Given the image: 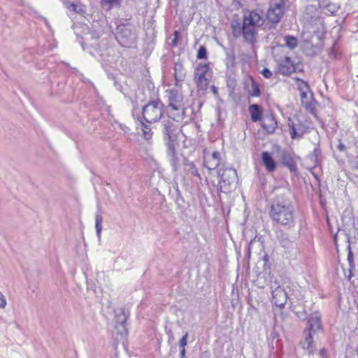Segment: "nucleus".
<instances>
[{
    "mask_svg": "<svg viewBox=\"0 0 358 358\" xmlns=\"http://www.w3.org/2000/svg\"><path fill=\"white\" fill-rule=\"evenodd\" d=\"M226 55H227V58H226L225 62H226L227 66L228 68L234 67L235 65V60H236L234 48L232 47L230 49L226 50Z\"/></svg>",
    "mask_w": 358,
    "mask_h": 358,
    "instance_id": "obj_28",
    "label": "nucleus"
},
{
    "mask_svg": "<svg viewBox=\"0 0 358 358\" xmlns=\"http://www.w3.org/2000/svg\"><path fill=\"white\" fill-rule=\"evenodd\" d=\"M115 329L121 338H125L128 335L127 321L129 317V312L124 308H119L114 310Z\"/></svg>",
    "mask_w": 358,
    "mask_h": 358,
    "instance_id": "obj_10",
    "label": "nucleus"
},
{
    "mask_svg": "<svg viewBox=\"0 0 358 358\" xmlns=\"http://www.w3.org/2000/svg\"><path fill=\"white\" fill-rule=\"evenodd\" d=\"M268 215L273 224L292 229L296 224L294 206L292 199V192L289 189L282 188L277 190L272 199Z\"/></svg>",
    "mask_w": 358,
    "mask_h": 358,
    "instance_id": "obj_1",
    "label": "nucleus"
},
{
    "mask_svg": "<svg viewBox=\"0 0 358 358\" xmlns=\"http://www.w3.org/2000/svg\"><path fill=\"white\" fill-rule=\"evenodd\" d=\"M121 1L122 0H101V3L103 7L110 9L114 6H120Z\"/></svg>",
    "mask_w": 358,
    "mask_h": 358,
    "instance_id": "obj_34",
    "label": "nucleus"
},
{
    "mask_svg": "<svg viewBox=\"0 0 358 358\" xmlns=\"http://www.w3.org/2000/svg\"><path fill=\"white\" fill-rule=\"evenodd\" d=\"M285 0H270L266 17L272 24L278 23L285 13Z\"/></svg>",
    "mask_w": 358,
    "mask_h": 358,
    "instance_id": "obj_9",
    "label": "nucleus"
},
{
    "mask_svg": "<svg viewBox=\"0 0 358 358\" xmlns=\"http://www.w3.org/2000/svg\"><path fill=\"white\" fill-rule=\"evenodd\" d=\"M211 90H212V92L214 94V95L215 96H218V90H217V87H216L215 86L213 85L211 86Z\"/></svg>",
    "mask_w": 358,
    "mask_h": 358,
    "instance_id": "obj_47",
    "label": "nucleus"
},
{
    "mask_svg": "<svg viewBox=\"0 0 358 358\" xmlns=\"http://www.w3.org/2000/svg\"><path fill=\"white\" fill-rule=\"evenodd\" d=\"M251 87L248 93L252 96H259L260 95V89L258 83L251 77Z\"/></svg>",
    "mask_w": 358,
    "mask_h": 358,
    "instance_id": "obj_30",
    "label": "nucleus"
},
{
    "mask_svg": "<svg viewBox=\"0 0 358 358\" xmlns=\"http://www.w3.org/2000/svg\"><path fill=\"white\" fill-rule=\"evenodd\" d=\"M278 72L284 76H289L295 72L296 67L289 57H285L278 65Z\"/></svg>",
    "mask_w": 358,
    "mask_h": 358,
    "instance_id": "obj_18",
    "label": "nucleus"
},
{
    "mask_svg": "<svg viewBox=\"0 0 358 358\" xmlns=\"http://www.w3.org/2000/svg\"><path fill=\"white\" fill-rule=\"evenodd\" d=\"M285 44L290 49L295 48L298 45V41L296 37L292 36H285Z\"/></svg>",
    "mask_w": 358,
    "mask_h": 358,
    "instance_id": "obj_33",
    "label": "nucleus"
},
{
    "mask_svg": "<svg viewBox=\"0 0 358 358\" xmlns=\"http://www.w3.org/2000/svg\"><path fill=\"white\" fill-rule=\"evenodd\" d=\"M6 306V299L4 295L0 292V308H4Z\"/></svg>",
    "mask_w": 358,
    "mask_h": 358,
    "instance_id": "obj_42",
    "label": "nucleus"
},
{
    "mask_svg": "<svg viewBox=\"0 0 358 358\" xmlns=\"http://www.w3.org/2000/svg\"><path fill=\"white\" fill-rule=\"evenodd\" d=\"M178 38H173V39L172 41V45L173 47H176L178 45Z\"/></svg>",
    "mask_w": 358,
    "mask_h": 358,
    "instance_id": "obj_51",
    "label": "nucleus"
},
{
    "mask_svg": "<svg viewBox=\"0 0 358 358\" xmlns=\"http://www.w3.org/2000/svg\"><path fill=\"white\" fill-rule=\"evenodd\" d=\"M271 336L274 339V338H275L277 337V334H275V332H272L271 333Z\"/></svg>",
    "mask_w": 358,
    "mask_h": 358,
    "instance_id": "obj_54",
    "label": "nucleus"
},
{
    "mask_svg": "<svg viewBox=\"0 0 358 358\" xmlns=\"http://www.w3.org/2000/svg\"><path fill=\"white\" fill-rule=\"evenodd\" d=\"M301 105L311 113H314L315 101L313 94L308 97L306 92L301 91Z\"/></svg>",
    "mask_w": 358,
    "mask_h": 358,
    "instance_id": "obj_22",
    "label": "nucleus"
},
{
    "mask_svg": "<svg viewBox=\"0 0 358 358\" xmlns=\"http://www.w3.org/2000/svg\"><path fill=\"white\" fill-rule=\"evenodd\" d=\"M63 3L67 9L72 11L76 10L77 5H76L73 2H71L69 0H63Z\"/></svg>",
    "mask_w": 358,
    "mask_h": 358,
    "instance_id": "obj_38",
    "label": "nucleus"
},
{
    "mask_svg": "<svg viewBox=\"0 0 358 358\" xmlns=\"http://www.w3.org/2000/svg\"><path fill=\"white\" fill-rule=\"evenodd\" d=\"M263 259L264 260L265 262H266L267 261H268V257L267 255H265L263 257Z\"/></svg>",
    "mask_w": 358,
    "mask_h": 358,
    "instance_id": "obj_53",
    "label": "nucleus"
},
{
    "mask_svg": "<svg viewBox=\"0 0 358 358\" xmlns=\"http://www.w3.org/2000/svg\"><path fill=\"white\" fill-rule=\"evenodd\" d=\"M262 162L267 171L272 173L276 169L277 163L270 152L267 151L262 152Z\"/></svg>",
    "mask_w": 358,
    "mask_h": 358,
    "instance_id": "obj_20",
    "label": "nucleus"
},
{
    "mask_svg": "<svg viewBox=\"0 0 358 358\" xmlns=\"http://www.w3.org/2000/svg\"><path fill=\"white\" fill-rule=\"evenodd\" d=\"M202 104H203V103H202V102L199 101V102H198V108H200L201 107Z\"/></svg>",
    "mask_w": 358,
    "mask_h": 358,
    "instance_id": "obj_55",
    "label": "nucleus"
},
{
    "mask_svg": "<svg viewBox=\"0 0 358 358\" xmlns=\"http://www.w3.org/2000/svg\"><path fill=\"white\" fill-rule=\"evenodd\" d=\"M220 154L218 151H215L213 152V154L211 155V156L209 158H211L213 159H220V161L221 159H220Z\"/></svg>",
    "mask_w": 358,
    "mask_h": 358,
    "instance_id": "obj_44",
    "label": "nucleus"
},
{
    "mask_svg": "<svg viewBox=\"0 0 358 358\" xmlns=\"http://www.w3.org/2000/svg\"><path fill=\"white\" fill-rule=\"evenodd\" d=\"M204 166L208 170H214L218 169L220 164V159H213L211 158L204 157L203 160Z\"/></svg>",
    "mask_w": 358,
    "mask_h": 358,
    "instance_id": "obj_29",
    "label": "nucleus"
},
{
    "mask_svg": "<svg viewBox=\"0 0 358 358\" xmlns=\"http://www.w3.org/2000/svg\"><path fill=\"white\" fill-rule=\"evenodd\" d=\"M224 113H223L220 108V107H217V120H218V123L219 124H221L222 122H224V116L223 117V114Z\"/></svg>",
    "mask_w": 358,
    "mask_h": 358,
    "instance_id": "obj_39",
    "label": "nucleus"
},
{
    "mask_svg": "<svg viewBox=\"0 0 358 358\" xmlns=\"http://www.w3.org/2000/svg\"><path fill=\"white\" fill-rule=\"evenodd\" d=\"M164 107V105L159 99L149 101L142 108L141 119L149 124L158 122L163 117Z\"/></svg>",
    "mask_w": 358,
    "mask_h": 358,
    "instance_id": "obj_4",
    "label": "nucleus"
},
{
    "mask_svg": "<svg viewBox=\"0 0 358 358\" xmlns=\"http://www.w3.org/2000/svg\"><path fill=\"white\" fill-rule=\"evenodd\" d=\"M185 355H186V350L185 348H182L180 352V357H185Z\"/></svg>",
    "mask_w": 358,
    "mask_h": 358,
    "instance_id": "obj_49",
    "label": "nucleus"
},
{
    "mask_svg": "<svg viewBox=\"0 0 358 358\" xmlns=\"http://www.w3.org/2000/svg\"><path fill=\"white\" fill-rule=\"evenodd\" d=\"M248 110L252 122H257L261 120L262 112L260 106L258 104L250 105Z\"/></svg>",
    "mask_w": 358,
    "mask_h": 358,
    "instance_id": "obj_25",
    "label": "nucleus"
},
{
    "mask_svg": "<svg viewBox=\"0 0 358 358\" xmlns=\"http://www.w3.org/2000/svg\"><path fill=\"white\" fill-rule=\"evenodd\" d=\"M169 101L168 107L173 110L182 111L185 113V108L183 103V95L181 92L177 89H171L166 90Z\"/></svg>",
    "mask_w": 358,
    "mask_h": 358,
    "instance_id": "obj_11",
    "label": "nucleus"
},
{
    "mask_svg": "<svg viewBox=\"0 0 358 358\" xmlns=\"http://www.w3.org/2000/svg\"><path fill=\"white\" fill-rule=\"evenodd\" d=\"M103 222V217L101 213H97L96 215V223H95V228L96 231V234L99 238H100L101 236V232L102 230V224Z\"/></svg>",
    "mask_w": 358,
    "mask_h": 358,
    "instance_id": "obj_32",
    "label": "nucleus"
},
{
    "mask_svg": "<svg viewBox=\"0 0 358 358\" xmlns=\"http://www.w3.org/2000/svg\"><path fill=\"white\" fill-rule=\"evenodd\" d=\"M95 55L97 53L99 56L102 58V66L106 70L108 71L110 68H112L115 64V57L111 55L113 49H96L94 48Z\"/></svg>",
    "mask_w": 358,
    "mask_h": 358,
    "instance_id": "obj_14",
    "label": "nucleus"
},
{
    "mask_svg": "<svg viewBox=\"0 0 358 358\" xmlns=\"http://www.w3.org/2000/svg\"><path fill=\"white\" fill-rule=\"evenodd\" d=\"M262 127L268 133L272 134L275 131L277 127V122L273 115H268L262 120Z\"/></svg>",
    "mask_w": 358,
    "mask_h": 358,
    "instance_id": "obj_23",
    "label": "nucleus"
},
{
    "mask_svg": "<svg viewBox=\"0 0 358 358\" xmlns=\"http://www.w3.org/2000/svg\"><path fill=\"white\" fill-rule=\"evenodd\" d=\"M319 354L322 357V358H325L326 355H327V350L326 349L324 348H322L320 350L319 352Z\"/></svg>",
    "mask_w": 358,
    "mask_h": 358,
    "instance_id": "obj_46",
    "label": "nucleus"
},
{
    "mask_svg": "<svg viewBox=\"0 0 358 358\" xmlns=\"http://www.w3.org/2000/svg\"><path fill=\"white\" fill-rule=\"evenodd\" d=\"M345 236L346 237L347 242L348 243V262L349 264V268H348V280H350V278L354 275H353V271L355 269V263L354 259V255L353 252L351 248V244H350V236L348 234L345 232Z\"/></svg>",
    "mask_w": 358,
    "mask_h": 358,
    "instance_id": "obj_21",
    "label": "nucleus"
},
{
    "mask_svg": "<svg viewBox=\"0 0 358 358\" xmlns=\"http://www.w3.org/2000/svg\"><path fill=\"white\" fill-rule=\"evenodd\" d=\"M227 86L231 88L233 92L236 86V80L234 78H229L227 80Z\"/></svg>",
    "mask_w": 358,
    "mask_h": 358,
    "instance_id": "obj_40",
    "label": "nucleus"
},
{
    "mask_svg": "<svg viewBox=\"0 0 358 358\" xmlns=\"http://www.w3.org/2000/svg\"><path fill=\"white\" fill-rule=\"evenodd\" d=\"M197 58L199 59H204L207 58V50L204 45L199 47L197 52Z\"/></svg>",
    "mask_w": 358,
    "mask_h": 358,
    "instance_id": "obj_35",
    "label": "nucleus"
},
{
    "mask_svg": "<svg viewBox=\"0 0 358 358\" xmlns=\"http://www.w3.org/2000/svg\"><path fill=\"white\" fill-rule=\"evenodd\" d=\"M167 334L169 336V343H170L171 341H173L174 339V337L173 336V334H172V331L171 329H169L168 331H167Z\"/></svg>",
    "mask_w": 358,
    "mask_h": 358,
    "instance_id": "obj_48",
    "label": "nucleus"
},
{
    "mask_svg": "<svg viewBox=\"0 0 358 358\" xmlns=\"http://www.w3.org/2000/svg\"><path fill=\"white\" fill-rule=\"evenodd\" d=\"M90 39L86 38L87 42L82 43V47L83 50H88V52L92 55H95L94 48L101 49L100 45L97 43L98 39L99 38V34L96 31H92L90 34Z\"/></svg>",
    "mask_w": 358,
    "mask_h": 358,
    "instance_id": "obj_15",
    "label": "nucleus"
},
{
    "mask_svg": "<svg viewBox=\"0 0 358 358\" xmlns=\"http://www.w3.org/2000/svg\"><path fill=\"white\" fill-rule=\"evenodd\" d=\"M320 155H321V150L318 145L315 148L313 152L310 155H308L309 159L315 164V166H316L317 164L318 163V157Z\"/></svg>",
    "mask_w": 358,
    "mask_h": 358,
    "instance_id": "obj_31",
    "label": "nucleus"
},
{
    "mask_svg": "<svg viewBox=\"0 0 358 358\" xmlns=\"http://www.w3.org/2000/svg\"><path fill=\"white\" fill-rule=\"evenodd\" d=\"M273 302L276 306L283 307L287 301V294L280 287H277L272 291Z\"/></svg>",
    "mask_w": 358,
    "mask_h": 358,
    "instance_id": "obj_19",
    "label": "nucleus"
},
{
    "mask_svg": "<svg viewBox=\"0 0 358 358\" xmlns=\"http://www.w3.org/2000/svg\"><path fill=\"white\" fill-rule=\"evenodd\" d=\"M288 127L292 139L301 138L306 131V127L300 121H298V123L295 124L290 118L288 119Z\"/></svg>",
    "mask_w": 358,
    "mask_h": 358,
    "instance_id": "obj_17",
    "label": "nucleus"
},
{
    "mask_svg": "<svg viewBox=\"0 0 358 358\" xmlns=\"http://www.w3.org/2000/svg\"><path fill=\"white\" fill-rule=\"evenodd\" d=\"M137 120L140 122L141 124V130L143 131V136L145 140L149 141L152 137V132L150 127L148 124H146L145 120L141 119V115H138Z\"/></svg>",
    "mask_w": 358,
    "mask_h": 358,
    "instance_id": "obj_27",
    "label": "nucleus"
},
{
    "mask_svg": "<svg viewBox=\"0 0 358 358\" xmlns=\"http://www.w3.org/2000/svg\"><path fill=\"white\" fill-rule=\"evenodd\" d=\"M115 38L119 44L124 48H132L136 43L137 36L131 25L122 24L117 27Z\"/></svg>",
    "mask_w": 358,
    "mask_h": 358,
    "instance_id": "obj_5",
    "label": "nucleus"
},
{
    "mask_svg": "<svg viewBox=\"0 0 358 358\" xmlns=\"http://www.w3.org/2000/svg\"><path fill=\"white\" fill-rule=\"evenodd\" d=\"M280 155L281 164L287 167L290 172L296 173L297 171L296 164L292 153L288 150H282L280 152Z\"/></svg>",
    "mask_w": 358,
    "mask_h": 358,
    "instance_id": "obj_16",
    "label": "nucleus"
},
{
    "mask_svg": "<svg viewBox=\"0 0 358 358\" xmlns=\"http://www.w3.org/2000/svg\"><path fill=\"white\" fill-rule=\"evenodd\" d=\"M236 29H234V36H236Z\"/></svg>",
    "mask_w": 358,
    "mask_h": 358,
    "instance_id": "obj_58",
    "label": "nucleus"
},
{
    "mask_svg": "<svg viewBox=\"0 0 358 358\" xmlns=\"http://www.w3.org/2000/svg\"><path fill=\"white\" fill-rule=\"evenodd\" d=\"M173 36H174L173 37L174 38H178V37H179V32H178V31H175L173 32Z\"/></svg>",
    "mask_w": 358,
    "mask_h": 358,
    "instance_id": "obj_52",
    "label": "nucleus"
},
{
    "mask_svg": "<svg viewBox=\"0 0 358 358\" xmlns=\"http://www.w3.org/2000/svg\"><path fill=\"white\" fill-rule=\"evenodd\" d=\"M174 71V76L176 83L178 84V83L184 81L186 76V72L182 64L180 63H176L175 64Z\"/></svg>",
    "mask_w": 358,
    "mask_h": 358,
    "instance_id": "obj_26",
    "label": "nucleus"
},
{
    "mask_svg": "<svg viewBox=\"0 0 358 358\" xmlns=\"http://www.w3.org/2000/svg\"><path fill=\"white\" fill-rule=\"evenodd\" d=\"M326 8H327V10L330 13V14H334L336 12L338 11V7L334 4V3H328L325 6Z\"/></svg>",
    "mask_w": 358,
    "mask_h": 358,
    "instance_id": "obj_36",
    "label": "nucleus"
},
{
    "mask_svg": "<svg viewBox=\"0 0 358 358\" xmlns=\"http://www.w3.org/2000/svg\"><path fill=\"white\" fill-rule=\"evenodd\" d=\"M356 27H357V31H358V22L357 23Z\"/></svg>",
    "mask_w": 358,
    "mask_h": 358,
    "instance_id": "obj_59",
    "label": "nucleus"
},
{
    "mask_svg": "<svg viewBox=\"0 0 358 358\" xmlns=\"http://www.w3.org/2000/svg\"><path fill=\"white\" fill-rule=\"evenodd\" d=\"M176 145H178V143H169L166 145V155L169 157L173 172H177L179 170L181 164L182 163V157H185L182 154L177 152Z\"/></svg>",
    "mask_w": 358,
    "mask_h": 358,
    "instance_id": "obj_12",
    "label": "nucleus"
},
{
    "mask_svg": "<svg viewBox=\"0 0 358 358\" xmlns=\"http://www.w3.org/2000/svg\"><path fill=\"white\" fill-rule=\"evenodd\" d=\"M320 329H322L320 314L319 312H314L308 319V328L304 330L305 338L302 343L303 348L309 353H313L314 351L313 335Z\"/></svg>",
    "mask_w": 358,
    "mask_h": 358,
    "instance_id": "obj_3",
    "label": "nucleus"
},
{
    "mask_svg": "<svg viewBox=\"0 0 358 358\" xmlns=\"http://www.w3.org/2000/svg\"><path fill=\"white\" fill-rule=\"evenodd\" d=\"M217 173L220 178V190L225 193L230 192L237 183L236 171L234 168H226L218 169Z\"/></svg>",
    "mask_w": 358,
    "mask_h": 358,
    "instance_id": "obj_7",
    "label": "nucleus"
},
{
    "mask_svg": "<svg viewBox=\"0 0 358 358\" xmlns=\"http://www.w3.org/2000/svg\"><path fill=\"white\" fill-rule=\"evenodd\" d=\"M262 74L266 78H270L272 76V72L268 69H267V68H264L262 70Z\"/></svg>",
    "mask_w": 358,
    "mask_h": 358,
    "instance_id": "obj_41",
    "label": "nucleus"
},
{
    "mask_svg": "<svg viewBox=\"0 0 358 358\" xmlns=\"http://www.w3.org/2000/svg\"><path fill=\"white\" fill-rule=\"evenodd\" d=\"M264 13L260 10H252L245 13L241 29L238 34L242 33L244 41L251 45L256 42L257 34V27L264 24Z\"/></svg>",
    "mask_w": 358,
    "mask_h": 358,
    "instance_id": "obj_2",
    "label": "nucleus"
},
{
    "mask_svg": "<svg viewBox=\"0 0 358 358\" xmlns=\"http://www.w3.org/2000/svg\"><path fill=\"white\" fill-rule=\"evenodd\" d=\"M277 238L280 245L287 250L288 252H291V250L296 246L297 237L290 236L288 233L282 230H280L278 232Z\"/></svg>",
    "mask_w": 358,
    "mask_h": 358,
    "instance_id": "obj_13",
    "label": "nucleus"
},
{
    "mask_svg": "<svg viewBox=\"0 0 358 358\" xmlns=\"http://www.w3.org/2000/svg\"><path fill=\"white\" fill-rule=\"evenodd\" d=\"M334 241H335V244L336 245V243H337V235H336L334 236Z\"/></svg>",
    "mask_w": 358,
    "mask_h": 358,
    "instance_id": "obj_57",
    "label": "nucleus"
},
{
    "mask_svg": "<svg viewBox=\"0 0 358 358\" xmlns=\"http://www.w3.org/2000/svg\"><path fill=\"white\" fill-rule=\"evenodd\" d=\"M180 358H185V357H180Z\"/></svg>",
    "mask_w": 358,
    "mask_h": 358,
    "instance_id": "obj_60",
    "label": "nucleus"
},
{
    "mask_svg": "<svg viewBox=\"0 0 358 358\" xmlns=\"http://www.w3.org/2000/svg\"><path fill=\"white\" fill-rule=\"evenodd\" d=\"M210 67L208 64H200L194 71V81L196 84L198 91L205 92L210 83L208 78L209 76Z\"/></svg>",
    "mask_w": 358,
    "mask_h": 358,
    "instance_id": "obj_8",
    "label": "nucleus"
},
{
    "mask_svg": "<svg viewBox=\"0 0 358 358\" xmlns=\"http://www.w3.org/2000/svg\"><path fill=\"white\" fill-rule=\"evenodd\" d=\"M162 132L164 136L165 144L178 143H177V134L178 130V124H177L175 118L170 116L164 117L162 118Z\"/></svg>",
    "mask_w": 358,
    "mask_h": 358,
    "instance_id": "obj_6",
    "label": "nucleus"
},
{
    "mask_svg": "<svg viewBox=\"0 0 358 358\" xmlns=\"http://www.w3.org/2000/svg\"><path fill=\"white\" fill-rule=\"evenodd\" d=\"M337 148L341 152L345 151V145L341 142V140L339 141V143H338V145L337 146Z\"/></svg>",
    "mask_w": 358,
    "mask_h": 358,
    "instance_id": "obj_45",
    "label": "nucleus"
},
{
    "mask_svg": "<svg viewBox=\"0 0 358 358\" xmlns=\"http://www.w3.org/2000/svg\"><path fill=\"white\" fill-rule=\"evenodd\" d=\"M182 165L186 174L196 176L201 180L200 174L192 162H189L186 157H182Z\"/></svg>",
    "mask_w": 358,
    "mask_h": 358,
    "instance_id": "obj_24",
    "label": "nucleus"
},
{
    "mask_svg": "<svg viewBox=\"0 0 358 358\" xmlns=\"http://www.w3.org/2000/svg\"><path fill=\"white\" fill-rule=\"evenodd\" d=\"M173 187L174 188L175 191H176V201H178L179 199L181 198V194H180V192L178 189V184L176 183L174 185H173Z\"/></svg>",
    "mask_w": 358,
    "mask_h": 358,
    "instance_id": "obj_43",
    "label": "nucleus"
},
{
    "mask_svg": "<svg viewBox=\"0 0 358 358\" xmlns=\"http://www.w3.org/2000/svg\"><path fill=\"white\" fill-rule=\"evenodd\" d=\"M188 332L186 331L183 336L180 339L178 342V345L181 348H185V346L187 344V338H188Z\"/></svg>",
    "mask_w": 358,
    "mask_h": 358,
    "instance_id": "obj_37",
    "label": "nucleus"
},
{
    "mask_svg": "<svg viewBox=\"0 0 358 358\" xmlns=\"http://www.w3.org/2000/svg\"><path fill=\"white\" fill-rule=\"evenodd\" d=\"M73 12L81 14L83 13L85 10L83 8H78L77 6L76 10H73Z\"/></svg>",
    "mask_w": 358,
    "mask_h": 358,
    "instance_id": "obj_50",
    "label": "nucleus"
},
{
    "mask_svg": "<svg viewBox=\"0 0 358 358\" xmlns=\"http://www.w3.org/2000/svg\"><path fill=\"white\" fill-rule=\"evenodd\" d=\"M304 85H305V87H306V89H307L308 90H309V86H308V83H304Z\"/></svg>",
    "mask_w": 358,
    "mask_h": 358,
    "instance_id": "obj_56",
    "label": "nucleus"
}]
</instances>
